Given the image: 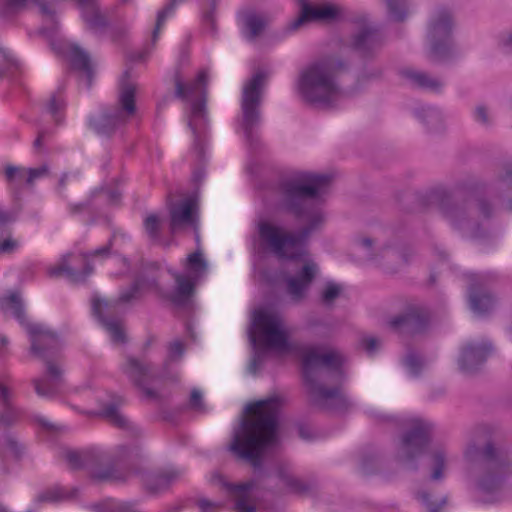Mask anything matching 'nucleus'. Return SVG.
<instances>
[{"label": "nucleus", "mask_w": 512, "mask_h": 512, "mask_svg": "<svg viewBox=\"0 0 512 512\" xmlns=\"http://www.w3.org/2000/svg\"><path fill=\"white\" fill-rule=\"evenodd\" d=\"M359 248L363 251L364 256L368 259H374L381 254L382 249L374 248V241L369 237H362L358 242Z\"/></svg>", "instance_id": "obj_35"}, {"label": "nucleus", "mask_w": 512, "mask_h": 512, "mask_svg": "<svg viewBox=\"0 0 512 512\" xmlns=\"http://www.w3.org/2000/svg\"><path fill=\"white\" fill-rule=\"evenodd\" d=\"M452 28L451 16L447 10L436 11L428 27V57L435 62L447 59L452 51L450 38Z\"/></svg>", "instance_id": "obj_10"}, {"label": "nucleus", "mask_w": 512, "mask_h": 512, "mask_svg": "<svg viewBox=\"0 0 512 512\" xmlns=\"http://www.w3.org/2000/svg\"><path fill=\"white\" fill-rule=\"evenodd\" d=\"M286 484L293 490H297V480L291 476L285 477Z\"/></svg>", "instance_id": "obj_56"}, {"label": "nucleus", "mask_w": 512, "mask_h": 512, "mask_svg": "<svg viewBox=\"0 0 512 512\" xmlns=\"http://www.w3.org/2000/svg\"><path fill=\"white\" fill-rule=\"evenodd\" d=\"M83 17L91 27L102 26L105 23L103 17L95 9L86 10Z\"/></svg>", "instance_id": "obj_39"}, {"label": "nucleus", "mask_w": 512, "mask_h": 512, "mask_svg": "<svg viewBox=\"0 0 512 512\" xmlns=\"http://www.w3.org/2000/svg\"><path fill=\"white\" fill-rule=\"evenodd\" d=\"M108 253V247L95 250L89 255L69 254L49 269L52 276H63L72 282H83L92 273L90 259Z\"/></svg>", "instance_id": "obj_12"}, {"label": "nucleus", "mask_w": 512, "mask_h": 512, "mask_svg": "<svg viewBox=\"0 0 512 512\" xmlns=\"http://www.w3.org/2000/svg\"><path fill=\"white\" fill-rule=\"evenodd\" d=\"M507 44L512 46V34L507 37Z\"/></svg>", "instance_id": "obj_62"}, {"label": "nucleus", "mask_w": 512, "mask_h": 512, "mask_svg": "<svg viewBox=\"0 0 512 512\" xmlns=\"http://www.w3.org/2000/svg\"><path fill=\"white\" fill-rule=\"evenodd\" d=\"M208 79V74L206 70H201L197 76V79L194 83L189 85H184L180 79H176V95L183 99H189L193 96H198L202 94L201 86L206 83Z\"/></svg>", "instance_id": "obj_21"}, {"label": "nucleus", "mask_w": 512, "mask_h": 512, "mask_svg": "<svg viewBox=\"0 0 512 512\" xmlns=\"http://www.w3.org/2000/svg\"><path fill=\"white\" fill-rule=\"evenodd\" d=\"M7 343V339L4 336H0V348L6 346Z\"/></svg>", "instance_id": "obj_59"}, {"label": "nucleus", "mask_w": 512, "mask_h": 512, "mask_svg": "<svg viewBox=\"0 0 512 512\" xmlns=\"http://www.w3.org/2000/svg\"><path fill=\"white\" fill-rule=\"evenodd\" d=\"M433 473L432 478L438 480L442 477V470L445 466V456L442 451H436L432 455Z\"/></svg>", "instance_id": "obj_37"}, {"label": "nucleus", "mask_w": 512, "mask_h": 512, "mask_svg": "<svg viewBox=\"0 0 512 512\" xmlns=\"http://www.w3.org/2000/svg\"><path fill=\"white\" fill-rule=\"evenodd\" d=\"M69 58L72 65L90 75L91 72V60L87 53L80 47L73 45L69 48Z\"/></svg>", "instance_id": "obj_26"}, {"label": "nucleus", "mask_w": 512, "mask_h": 512, "mask_svg": "<svg viewBox=\"0 0 512 512\" xmlns=\"http://www.w3.org/2000/svg\"><path fill=\"white\" fill-rule=\"evenodd\" d=\"M388 15L394 21H402L406 14V0H386Z\"/></svg>", "instance_id": "obj_29"}, {"label": "nucleus", "mask_w": 512, "mask_h": 512, "mask_svg": "<svg viewBox=\"0 0 512 512\" xmlns=\"http://www.w3.org/2000/svg\"><path fill=\"white\" fill-rule=\"evenodd\" d=\"M26 169L18 168L14 166H7L5 169V175L8 181H13L15 179L23 180L25 177Z\"/></svg>", "instance_id": "obj_41"}, {"label": "nucleus", "mask_w": 512, "mask_h": 512, "mask_svg": "<svg viewBox=\"0 0 512 512\" xmlns=\"http://www.w3.org/2000/svg\"><path fill=\"white\" fill-rule=\"evenodd\" d=\"M188 125L193 134L197 135V130H202L205 126V109L202 101L193 103L191 106V114L189 116Z\"/></svg>", "instance_id": "obj_27"}, {"label": "nucleus", "mask_w": 512, "mask_h": 512, "mask_svg": "<svg viewBox=\"0 0 512 512\" xmlns=\"http://www.w3.org/2000/svg\"><path fill=\"white\" fill-rule=\"evenodd\" d=\"M136 89V85L132 82L121 85L119 92L120 107L106 110L90 120V125L97 133L110 134L117 126L123 124L135 114Z\"/></svg>", "instance_id": "obj_7"}, {"label": "nucleus", "mask_w": 512, "mask_h": 512, "mask_svg": "<svg viewBox=\"0 0 512 512\" xmlns=\"http://www.w3.org/2000/svg\"><path fill=\"white\" fill-rule=\"evenodd\" d=\"M198 505L203 512H209L210 510L218 507L216 503H213L207 499L199 500Z\"/></svg>", "instance_id": "obj_50"}, {"label": "nucleus", "mask_w": 512, "mask_h": 512, "mask_svg": "<svg viewBox=\"0 0 512 512\" xmlns=\"http://www.w3.org/2000/svg\"><path fill=\"white\" fill-rule=\"evenodd\" d=\"M409 319L407 317H396L391 321V326L398 327L403 323H407Z\"/></svg>", "instance_id": "obj_54"}, {"label": "nucleus", "mask_w": 512, "mask_h": 512, "mask_svg": "<svg viewBox=\"0 0 512 512\" xmlns=\"http://www.w3.org/2000/svg\"><path fill=\"white\" fill-rule=\"evenodd\" d=\"M137 289H138V285L132 287L130 293H123V294H121L120 297H119V301H121V302L129 301L130 299H132L134 297V294H135Z\"/></svg>", "instance_id": "obj_53"}, {"label": "nucleus", "mask_w": 512, "mask_h": 512, "mask_svg": "<svg viewBox=\"0 0 512 512\" xmlns=\"http://www.w3.org/2000/svg\"><path fill=\"white\" fill-rule=\"evenodd\" d=\"M492 346L487 341L473 342L465 346L459 359L460 369L464 373H472L487 359Z\"/></svg>", "instance_id": "obj_17"}, {"label": "nucleus", "mask_w": 512, "mask_h": 512, "mask_svg": "<svg viewBox=\"0 0 512 512\" xmlns=\"http://www.w3.org/2000/svg\"><path fill=\"white\" fill-rule=\"evenodd\" d=\"M13 60L9 54L0 48V77L12 66Z\"/></svg>", "instance_id": "obj_45"}, {"label": "nucleus", "mask_w": 512, "mask_h": 512, "mask_svg": "<svg viewBox=\"0 0 512 512\" xmlns=\"http://www.w3.org/2000/svg\"><path fill=\"white\" fill-rule=\"evenodd\" d=\"M156 481L158 482H161V483H164V484H167L168 483V480L166 479V476H160L156 479Z\"/></svg>", "instance_id": "obj_60"}, {"label": "nucleus", "mask_w": 512, "mask_h": 512, "mask_svg": "<svg viewBox=\"0 0 512 512\" xmlns=\"http://www.w3.org/2000/svg\"><path fill=\"white\" fill-rule=\"evenodd\" d=\"M1 309L6 315L15 317L21 323L24 322L22 301L17 292H11L7 297L3 298L1 302Z\"/></svg>", "instance_id": "obj_23"}, {"label": "nucleus", "mask_w": 512, "mask_h": 512, "mask_svg": "<svg viewBox=\"0 0 512 512\" xmlns=\"http://www.w3.org/2000/svg\"><path fill=\"white\" fill-rule=\"evenodd\" d=\"M266 25L265 20L258 15H248L245 17V35L248 39L258 36Z\"/></svg>", "instance_id": "obj_28"}, {"label": "nucleus", "mask_w": 512, "mask_h": 512, "mask_svg": "<svg viewBox=\"0 0 512 512\" xmlns=\"http://www.w3.org/2000/svg\"><path fill=\"white\" fill-rule=\"evenodd\" d=\"M265 80L266 75L263 72H257L243 86L241 107L243 126L247 132L259 122L260 114L258 107L261 102Z\"/></svg>", "instance_id": "obj_13"}, {"label": "nucleus", "mask_w": 512, "mask_h": 512, "mask_svg": "<svg viewBox=\"0 0 512 512\" xmlns=\"http://www.w3.org/2000/svg\"><path fill=\"white\" fill-rule=\"evenodd\" d=\"M475 120L481 125L488 126L491 123L492 117L485 106H478L475 109Z\"/></svg>", "instance_id": "obj_40"}, {"label": "nucleus", "mask_w": 512, "mask_h": 512, "mask_svg": "<svg viewBox=\"0 0 512 512\" xmlns=\"http://www.w3.org/2000/svg\"><path fill=\"white\" fill-rule=\"evenodd\" d=\"M18 247L19 241L10 236L0 241V253L8 254L15 251Z\"/></svg>", "instance_id": "obj_42"}, {"label": "nucleus", "mask_w": 512, "mask_h": 512, "mask_svg": "<svg viewBox=\"0 0 512 512\" xmlns=\"http://www.w3.org/2000/svg\"><path fill=\"white\" fill-rule=\"evenodd\" d=\"M172 9H173V3L158 13L156 28L153 33L154 40L158 37L160 29H161L162 25L164 24V21H165L167 15L172 11Z\"/></svg>", "instance_id": "obj_43"}, {"label": "nucleus", "mask_w": 512, "mask_h": 512, "mask_svg": "<svg viewBox=\"0 0 512 512\" xmlns=\"http://www.w3.org/2000/svg\"><path fill=\"white\" fill-rule=\"evenodd\" d=\"M342 288L340 285L328 282L322 289L321 292V300L324 304L330 305L334 302L336 298L341 294Z\"/></svg>", "instance_id": "obj_33"}, {"label": "nucleus", "mask_w": 512, "mask_h": 512, "mask_svg": "<svg viewBox=\"0 0 512 512\" xmlns=\"http://www.w3.org/2000/svg\"><path fill=\"white\" fill-rule=\"evenodd\" d=\"M101 414L119 427L128 425V420L113 406L104 407Z\"/></svg>", "instance_id": "obj_36"}, {"label": "nucleus", "mask_w": 512, "mask_h": 512, "mask_svg": "<svg viewBox=\"0 0 512 512\" xmlns=\"http://www.w3.org/2000/svg\"><path fill=\"white\" fill-rule=\"evenodd\" d=\"M183 273L172 272L176 286L172 301L180 304L193 293L195 285L206 275L208 263L201 251L188 254L182 261Z\"/></svg>", "instance_id": "obj_9"}, {"label": "nucleus", "mask_w": 512, "mask_h": 512, "mask_svg": "<svg viewBox=\"0 0 512 512\" xmlns=\"http://www.w3.org/2000/svg\"><path fill=\"white\" fill-rule=\"evenodd\" d=\"M67 178V175H64L61 179H60V186H63L64 185V181L65 179Z\"/></svg>", "instance_id": "obj_64"}, {"label": "nucleus", "mask_w": 512, "mask_h": 512, "mask_svg": "<svg viewBox=\"0 0 512 512\" xmlns=\"http://www.w3.org/2000/svg\"><path fill=\"white\" fill-rule=\"evenodd\" d=\"M404 73L405 76L412 81V83L425 89L436 91L443 85L440 80L431 78L427 74L419 71L406 70Z\"/></svg>", "instance_id": "obj_24"}, {"label": "nucleus", "mask_w": 512, "mask_h": 512, "mask_svg": "<svg viewBox=\"0 0 512 512\" xmlns=\"http://www.w3.org/2000/svg\"><path fill=\"white\" fill-rule=\"evenodd\" d=\"M64 105V101L60 96H52L47 104L48 111L55 115L58 110H60Z\"/></svg>", "instance_id": "obj_47"}, {"label": "nucleus", "mask_w": 512, "mask_h": 512, "mask_svg": "<svg viewBox=\"0 0 512 512\" xmlns=\"http://www.w3.org/2000/svg\"><path fill=\"white\" fill-rule=\"evenodd\" d=\"M170 231L172 234L183 232L189 228H197L198 203L195 197L188 196L169 206Z\"/></svg>", "instance_id": "obj_14"}, {"label": "nucleus", "mask_w": 512, "mask_h": 512, "mask_svg": "<svg viewBox=\"0 0 512 512\" xmlns=\"http://www.w3.org/2000/svg\"><path fill=\"white\" fill-rule=\"evenodd\" d=\"M486 454H487V456H491L493 454V449L491 447H488Z\"/></svg>", "instance_id": "obj_61"}, {"label": "nucleus", "mask_w": 512, "mask_h": 512, "mask_svg": "<svg viewBox=\"0 0 512 512\" xmlns=\"http://www.w3.org/2000/svg\"><path fill=\"white\" fill-rule=\"evenodd\" d=\"M432 425L420 418L409 420L408 432L403 436L398 448V458L403 463H409L420 456L429 439Z\"/></svg>", "instance_id": "obj_11"}, {"label": "nucleus", "mask_w": 512, "mask_h": 512, "mask_svg": "<svg viewBox=\"0 0 512 512\" xmlns=\"http://www.w3.org/2000/svg\"><path fill=\"white\" fill-rule=\"evenodd\" d=\"M406 366L411 374L415 375L418 373L420 367H421V359L414 354L408 355L405 360Z\"/></svg>", "instance_id": "obj_44"}, {"label": "nucleus", "mask_w": 512, "mask_h": 512, "mask_svg": "<svg viewBox=\"0 0 512 512\" xmlns=\"http://www.w3.org/2000/svg\"><path fill=\"white\" fill-rule=\"evenodd\" d=\"M361 345L368 353L371 354L377 349L379 342L373 337H367L362 340Z\"/></svg>", "instance_id": "obj_48"}, {"label": "nucleus", "mask_w": 512, "mask_h": 512, "mask_svg": "<svg viewBox=\"0 0 512 512\" xmlns=\"http://www.w3.org/2000/svg\"><path fill=\"white\" fill-rule=\"evenodd\" d=\"M115 303L95 297L92 301V308L94 314L101 320L105 329L110 334V337L114 343L120 344L125 341L126 335L125 330L119 321H108L105 319V315L114 311Z\"/></svg>", "instance_id": "obj_18"}, {"label": "nucleus", "mask_w": 512, "mask_h": 512, "mask_svg": "<svg viewBox=\"0 0 512 512\" xmlns=\"http://www.w3.org/2000/svg\"><path fill=\"white\" fill-rule=\"evenodd\" d=\"M144 229L149 238L157 240L161 229V219L159 216L156 214L147 215L144 219Z\"/></svg>", "instance_id": "obj_32"}, {"label": "nucleus", "mask_w": 512, "mask_h": 512, "mask_svg": "<svg viewBox=\"0 0 512 512\" xmlns=\"http://www.w3.org/2000/svg\"><path fill=\"white\" fill-rule=\"evenodd\" d=\"M479 450L475 445H470L465 450V458L469 461L474 460L476 456H478Z\"/></svg>", "instance_id": "obj_51"}, {"label": "nucleus", "mask_w": 512, "mask_h": 512, "mask_svg": "<svg viewBox=\"0 0 512 512\" xmlns=\"http://www.w3.org/2000/svg\"><path fill=\"white\" fill-rule=\"evenodd\" d=\"M278 397L268 398L246 408L247 416L235 429L229 449L253 466H259L263 454L276 443Z\"/></svg>", "instance_id": "obj_1"}, {"label": "nucleus", "mask_w": 512, "mask_h": 512, "mask_svg": "<svg viewBox=\"0 0 512 512\" xmlns=\"http://www.w3.org/2000/svg\"><path fill=\"white\" fill-rule=\"evenodd\" d=\"M191 406L194 409L202 410L203 404H202V394L198 390H193L191 393L190 398Z\"/></svg>", "instance_id": "obj_49"}, {"label": "nucleus", "mask_w": 512, "mask_h": 512, "mask_svg": "<svg viewBox=\"0 0 512 512\" xmlns=\"http://www.w3.org/2000/svg\"><path fill=\"white\" fill-rule=\"evenodd\" d=\"M10 220L9 214L0 208V225Z\"/></svg>", "instance_id": "obj_57"}, {"label": "nucleus", "mask_w": 512, "mask_h": 512, "mask_svg": "<svg viewBox=\"0 0 512 512\" xmlns=\"http://www.w3.org/2000/svg\"><path fill=\"white\" fill-rule=\"evenodd\" d=\"M251 487V483H246L243 485H238L234 488L237 512H253L255 510V506L250 502L249 499Z\"/></svg>", "instance_id": "obj_25"}, {"label": "nucleus", "mask_w": 512, "mask_h": 512, "mask_svg": "<svg viewBox=\"0 0 512 512\" xmlns=\"http://www.w3.org/2000/svg\"><path fill=\"white\" fill-rule=\"evenodd\" d=\"M330 183L327 175L312 173L301 174L296 179L285 184L283 188L284 205L296 213L307 198L316 197L326 191Z\"/></svg>", "instance_id": "obj_8"}, {"label": "nucleus", "mask_w": 512, "mask_h": 512, "mask_svg": "<svg viewBox=\"0 0 512 512\" xmlns=\"http://www.w3.org/2000/svg\"><path fill=\"white\" fill-rule=\"evenodd\" d=\"M183 351V343L179 340H176L170 344L168 356L170 359H177L182 356Z\"/></svg>", "instance_id": "obj_46"}, {"label": "nucleus", "mask_w": 512, "mask_h": 512, "mask_svg": "<svg viewBox=\"0 0 512 512\" xmlns=\"http://www.w3.org/2000/svg\"><path fill=\"white\" fill-rule=\"evenodd\" d=\"M418 117L431 127L436 126L442 119L441 113L431 107H422L418 113Z\"/></svg>", "instance_id": "obj_34"}, {"label": "nucleus", "mask_w": 512, "mask_h": 512, "mask_svg": "<svg viewBox=\"0 0 512 512\" xmlns=\"http://www.w3.org/2000/svg\"><path fill=\"white\" fill-rule=\"evenodd\" d=\"M378 43L377 35L370 31L365 30L355 37L354 45L359 50H366L375 47Z\"/></svg>", "instance_id": "obj_30"}, {"label": "nucleus", "mask_w": 512, "mask_h": 512, "mask_svg": "<svg viewBox=\"0 0 512 512\" xmlns=\"http://www.w3.org/2000/svg\"><path fill=\"white\" fill-rule=\"evenodd\" d=\"M44 139H45V134L40 133L33 143L34 148L37 150H40Z\"/></svg>", "instance_id": "obj_55"}, {"label": "nucleus", "mask_w": 512, "mask_h": 512, "mask_svg": "<svg viewBox=\"0 0 512 512\" xmlns=\"http://www.w3.org/2000/svg\"><path fill=\"white\" fill-rule=\"evenodd\" d=\"M10 396L9 389L0 383V400L6 404Z\"/></svg>", "instance_id": "obj_52"}, {"label": "nucleus", "mask_w": 512, "mask_h": 512, "mask_svg": "<svg viewBox=\"0 0 512 512\" xmlns=\"http://www.w3.org/2000/svg\"><path fill=\"white\" fill-rule=\"evenodd\" d=\"M27 331L31 340V353L46 363L47 379L33 381L37 395L50 397L56 393L61 376V367L49 360L56 355L60 346L55 334L42 325L27 324Z\"/></svg>", "instance_id": "obj_6"}, {"label": "nucleus", "mask_w": 512, "mask_h": 512, "mask_svg": "<svg viewBox=\"0 0 512 512\" xmlns=\"http://www.w3.org/2000/svg\"><path fill=\"white\" fill-rule=\"evenodd\" d=\"M64 458L72 469H78L88 465L89 456L85 452L68 450L64 453Z\"/></svg>", "instance_id": "obj_31"}, {"label": "nucleus", "mask_w": 512, "mask_h": 512, "mask_svg": "<svg viewBox=\"0 0 512 512\" xmlns=\"http://www.w3.org/2000/svg\"><path fill=\"white\" fill-rule=\"evenodd\" d=\"M339 15L340 8L335 4L302 0L300 15L291 23V28L296 30L309 22H328Z\"/></svg>", "instance_id": "obj_15"}, {"label": "nucleus", "mask_w": 512, "mask_h": 512, "mask_svg": "<svg viewBox=\"0 0 512 512\" xmlns=\"http://www.w3.org/2000/svg\"><path fill=\"white\" fill-rule=\"evenodd\" d=\"M43 498H44L45 500H50V501H53V500H56V499H57L56 497H49V496H46V495H44V496H43Z\"/></svg>", "instance_id": "obj_63"}, {"label": "nucleus", "mask_w": 512, "mask_h": 512, "mask_svg": "<svg viewBox=\"0 0 512 512\" xmlns=\"http://www.w3.org/2000/svg\"><path fill=\"white\" fill-rule=\"evenodd\" d=\"M289 329L282 317L271 308H258L252 314L249 338L257 348L272 350L279 355L294 351Z\"/></svg>", "instance_id": "obj_5"}, {"label": "nucleus", "mask_w": 512, "mask_h": 512, "mask_svg": "<svg viewBox=\"0 0 512 512\" xmlns=\"http://www.w3.org/2000/svg\"><path fill=\"white\" fill-rule=\"evenodd\" d=\"M490 467L495 470V474L485 476L479 484V489L484 501H490L488 496L500 488L502 475L506 471V464L492 462Z\"/></svg>", "instance_id": "obj_20"}, {"label": "nucleus", "mask_w": 512, "mask_h": 512, "mask_svg": "<svg viewBox=\"0 0 512 512\" xmlns=\"http://www.w3.org/2000/svg\"><path fill=\"white\" fill-rule=\"evenodd\" d=\"M41 12L43 14H51V11L47 9V7L44 4H39Z\"/></svg>", "instance_id": "obj_58"}, {"label": "nucleus", "mask_w": 512, "mask_h": 512, "mask_svg": "<svg viewBox=\"0 0 512 512\" xmlns=\"http://www.w3.org/2000/svg\"><path fill=\"white\" fill-rule=\"evenodd\" d=\"M122 371L148 398L156 397V392L148 386L154 377L148 363L128 357L122 364Z\"/></svg>", "instance_id": "obj_16"}, {"label": "nucleus", "mask_w": 512, "mask_h": 512, "mask_svg": "<svg viewBox=\"0 0 512 512\" xmlns=\"http://www.w3.org/2000/svg\"><path fill=\"white\" fill-rule=\"evenodd\" d=\"M343 356L336 350L311 347L303 353V374L308 387L310 401L323 409L341 411L348 406V399L338 387L326 388L318 381L327 378V369L338 368Z\"/></svg>", "instance_id": "obj_3"}, {"label": "nucleus", "mask_w": 512, "mask_h": 512, "mask_svg": "<svg viewBox=\"0 0 512 512\" xmlns=\"http://www.w3.org/2000/svg\"><path fill=\"white\" fill-rule=\"evenodd\" d=\"M258 236L264 246L279 258L292 260L295 274L286 278L287 293L293 301L302 300L318 274V265L309 256L302 239L286 233L268 220L258 223Z\"/></svg>", "instance_id": "obj_2"}, {"label": "nucleus", "mask_w": 512, "mask_h": 512, "mask_svg": "<svg viewBox=\"0 0 512 512\" xmlns=\"http://www.w3.org/2000/svg\"><path fill=\"white\" fill-rule=\"evenodd\" d=\"M48 168L46 166H42L36 169H26L25 180L28 184L32 185L36 180L47 176Z\"/></svg>", "instance_id": "obj_38"}, {"label": "nucleus", "mask_w": 512, "mask_h": 512, "mask_svg": "<svg viewBox=\"0 0 512 512\" xmlns=\"http://www.w3.org/2000/svg\"><path fill=\"white\" fill-rule=\"evenodd\" d=\"M343 64L336 58L314 61L304 67L297 80V93L312 104H330L341 95L337 78Z\"/></svg>", "instance_id": "obj_4"}, {"label": "nucleus", "mask_w": 512, "mask_h": 512, "mask_svg": "<svg viewBox=\"0 0 512 512\" xmlns=\"http://www.w3.org/2000/svg\"><path fill=\"white\" fill-rule=\"evenodd\" d=\"M0 453L7 460L17 461L25 454V448L15 438L6 436L0 440Z\"/></svg>", "instance_id": "obj_22"}, {"label": "nucleus", "mask_w": 512, "mask_h": 512, "mask_svg": "<svg viewBox=\"0 0 512 512\" xmlns=\"http://www.w3.org/2000/svg\"><path fill=\"white\" fill-rule=\"evenodd\" d=\"M470 281L469 301L471 309L477 314L489 311L494 305V299L483 290L487 283V277L484 275H472Z\"/></svg>", "instance_id": "obj_19"}]
</instances>
